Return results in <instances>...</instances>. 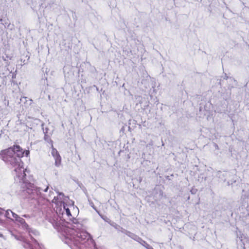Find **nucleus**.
<instances>
[{
	"label": "nucleus",
	"mask_w": 249,
	"mask_h": 249,
	"mask_svg": "<svg viewBox=\"0 0 249 249\" xmlns=\"http://www.w3.org/2000/svg\"><path fill=\"white\" fill-rule=\"evenodd\" d=\"M29 153V150L23 151L19 145H17L13 147L2 150L0 152V159L14 168L16 178L19 182H23L24 186L27 188L28 193L39 196L41 194L40 188L36 187L31 183L24 182L26 174L23 167V163L20 158L22 157L24 154L27 157Z\"/></svg>",
	"instance_id": "nucleus-1"
},
{
	"label": "nucleus",
	"mask_w": 249,
	"mask_h": 249,
	"mask_svg": "<svg viewBox=\"0 0 249 249\" xmlns=\"http://www.w3.org/2000/svg\"><path fill=\"white\" fill-rule=\"evenodd\" d=\"M73 221V225L68 223L62 229L64 235L66 237L65 242L72 249V245L78 246L79 244H83L89 239V234L86 231H80L79 228L81 224L77 222V220Z\"/></svg>",
	"instance_id": "nucleus-2"
},
{
	"label": "nucleus",
	"mask_w": 249,
	"mask_h": 249,
	"mask_svg": "<svg viewBox=\"0 0 249 249\" xmlns=\"http://www.w3.org/2000/svg\"><path fill=\"white\" fill-rule=\"evenodd\" d=\"M68 200V197L64 196V195L61 193L59 194L56 198L55 197H54L52 202L55 204V209L57 213L63 214L65 212L68 216H71L70 209L67 207V204H66Z\"/></svg>",
	"instance_id": "nucleus-3"
},
{
	"label": "nucleus",
	"mask_w": 249,
	"mask_h": 249,
	"mask_svg": "<svg viewBox=\"0 0 249 249\" xmlns=\"http://www.w3.org/2000/svg\"><path fill=\"white\" fill-rule=\"evenodd\" d=\"M22 240L23 242V246L26 249H40L41 247L40 245L36 242V240L33 241L34 243V247L32 245L26 241L24 238L22 237Z\"/></svg>",
	"instance_id": "nucleus-4"
},
{
	"label": "nucleus",
	"mask_w": 249,
	"mask_h": 249,
	"mask_svg": "<svg viewBox=\"0 0 249 249\" xmlns=\"http://www.w3.org/2000/svg\"><path fill=\"white\" fill-rule=\"evenodd\" d=\"M52 154L55 159V165L58 166L61 163V157L56 149L53 147L52 148Z\"/></svg>",
	"instance_id": "nucleus-5"
},
{
	"label": "nucleus",
	"mask_w": 249,
	"mask_h": 249,
	"mask_svg": "<svg viewBox=\"0 0 249 249\" xmlns=\"http://www.w3.org/2000/svg\"><path fill=\"white\" fill-rule=\"evenodd\" d=\"M14 222H16L18 224L22 226L23 228L27 229L28 225L25 223L24 219L16 214V216L14 217Z\"/></svg>",
	"instance_id": "nucleus-6"
},
{
	"label": "nucleus",
	"mask_w": 249,
	"mask_h": 249,
	"mask_svg": "<svg viewBox=\"0 0 249 249\" xmlns=\"http://www.w3.org/2000/svg\"><path fill=\"white\" fill-rule=\"evenodd\" d=\"M4 214L5 217L11 219L12 221H14V217L16 216L17 214L11 210H7L5 212L4 211Z\"/></svg>",
	"instance_id": "nucleus-7"
},
{
	"label": "nucleus",
	"mask_w": 249,
	"mask_h": 249,
	"mask_svg": "<svg viewBox=\"0 0 249 249\" xmlns=\"http://www.w3.org/2000/svg\"><path fill=\"white\" fill-rule=\"evenodd\" d=\"M139 243L142 245L143 246H144V247H145L146 248V246L147 245H149L147 243H146L144 241L142 240V239H139Z\"/></svg>",
	"instance_id": "nucleus-8"
},
{
	"label": "nucleus",
	"mask_w": 249,
	"mask_h": 249,
	"mask_svg": "<svg viewBox=\"0 0 249 249\" xmlns=\"http://www.w3.org/2000/svg\"><path fill=\"white\" fill-rule=\"evenodd\" d=\"M147 249H153L152 247H151L150 245H147L146 246Z\"/></svg>",
	"instance_id": "nucleus-9"
},
{
	"label": "nucleus",
	"mask_w": 249,
	"mask_h": 249,
	"mask_svg": "<svg viewBox=\"0 0 249 249\" xmlns=\"http://www.w3.org/2000/svg\"><path fill=\"white\" fill-rule=\"evenodd\" d=\"M73 202L72 201H71V202L69 203V205H73Z\"/></svg>",
	"instance_id": "nucleus-10"
},
{
	"label": "nucleus",
	"mask_w": 249,
	"mask_h": 249,
	"mask_svg": "<svg viewBox=\"0 0 249 249\" xmlns=\"http://www.w3.org/2000/svg\"><path fill=\"white\" fill-rule=\"evenodd\" d=\"M48 189V187H47L45 189H44V192H47V191Z\"/></svg>",
	"instance_id": "nucleus-11"
},
{
	"label": "nucleus",
	"mask_w": 249,
	"mask_h": 249,
	"mask_svg": "<svg viewBox=\"0 0 249 249\" xmlns=\"http://www.w3.org/2000/svg\"><path fill=\"white\" fill-rule=\"evenodd\" d=\"M2 237V234L0 233V237Z\"/></svg>",
	"instance_id": "nucleus-12"
},
{
	"label": "nucleus",
	"mask_w": 249,
	"mask_h": 249,
	"mask_svg": "<svg viewBox=\"0 0 249 249\" xmlns=\"http://www.w3.org/2000/svg\"><path fill=\"white\" fill-rule=\"evenodd\" d=\"M69 201V203L70 202V200H69V198H68V200L67 201ZM67 203H68V202H67L66 203V204H67Z\"/></svg>",
	"instance_id": "nucleus-13"
},
{
	"label": "nucleus",
	"mask_w": 249,
	"mask_h": 249,
	"mask_svg": "<svg viewBox=\"0 0 249 249\" xmlns=\"http://www.w3.org/2000/svg\"><path fill=\"white\" fill-rule=\"evenodd\" d=\"M94 249H97V248H95Z\"/></svg>",
	"instance_id": "nucleus-14"
}]
</instances>
